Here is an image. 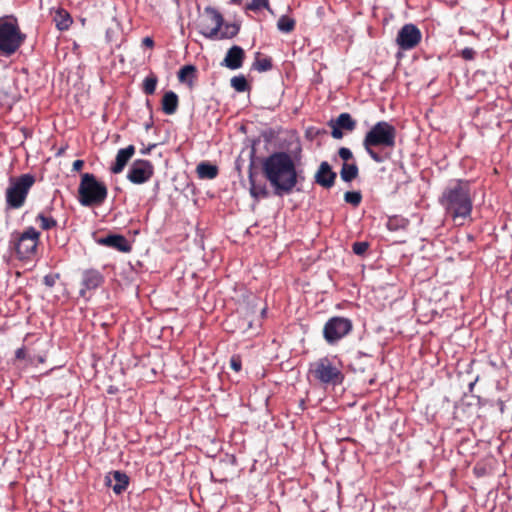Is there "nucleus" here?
<instances>
[{
	"instance_id": "41",
	"label": "nucleus",
	"mask_w": 512,
	"mask_h": 512,
	"mask_svg": "<svg viewBox=\"0 0 512 512\" xmlns=\"http://www.w3.org/2000/svg\"><path fill=\"white\" fill-rule=\"evenodd\" d=\"M44 283L45 285L52 287L54 285V279L51 276H45Z\"/></svg>"
},
{
	"instance_id": "28",
	"label": "nucleus",
	"mask_w": 512,
	"mask_h": 512,
	"mask_svg": "<svg viewBox=\"0 0 512 512\" xmlns=\"http://www.w3.org/2000/svg\"><path fill=\"white\" fill-rule=\"evenodd\" d=\"M158 78L154 73L148 75L142 84V90L146 95H152L155 93Z\"/></svg>"
},
{
	"instance_id": "7",
	"label": "nucleus",
	"mask_w": 512,
	"mask_h": 512,
	"mask_svg": "<svg viewBox=\"0 0 512 512\" xmlns=\"http://www.w3.org/2000/svg\"><path fill=\"white\" fill-rule=\"evenodd\" d=\"M34 183L35 177L29 173L22 174L19 177H11L5 193L7 206L12 209L21 208Z\"/></svg>"
},
{
	"instance_id": "36",
	"label": "nucleus",
	"mask_w": 512,
	"mask_h": 512,
	"mask_svg": "<svg viewBox=\"0 0 512 512\" xmlns=\"http://www.w3.org/2000/svg\"><path fill=\"white\" fill-rule=\"evenodd\" d=\"M460 55L464 60L470 61L475 58L476 52L473 48L466 47L460 52Z\"/></svg>"
},
{
	"instance_id": "16",
	"label": "nucleus",
	"mask_w": 512,
	"mask_h": 512,
	"mask_svg": "<svg viewBox=\"0 0 512 512\" xmlns=\"http://www.w3.org/2000/svg\"><path fill=\"white\" fill-rule=\"evenodd\" d=\"M337 174L334 172L330 164L323 161L315 173V183L322 186L323 188L329 189L334 186Z\"/></svg>"
},
{
	"instance_id": "34",
	"label": "nucleus",
	"mask_w": 512,
	"mask_h": 512,
	"mask_svg": "<svg viewBox=\"0 0 512 512\" xmlns=\"http://www.w3.org/2000/svg\"><path fill=\"white\" fill-rule=\"evenodd\" d=\"M369 248V244L367 242H354L352 245V251L356 255H364Z\"/></svg>"
},
{
	"instance_id": "20",
	"label": "nucleus",
	"mask_w": 512,
	"mask_h": 512,
	"mask_svg": "<svg viewBox=\"0 0 512 512\" xmlns=\"http://www.w3.org/2000/svg\"><path fill=\"white\" fill-rule=\"evenodd\" d=\"M248 179L250 183V194L255 199L267 198L269 192L265 184H257L255 181V173L253 171V163L250 164L248 170Z\"/></svg>"
},
{
	"instance_id": "37",
	"label": "nucleus",
	"mask_w": 512,
	"mask_h": 512,
	"mask_svg": "<svg viewBox=\"0 0 512 512\" xmlns=\"http://www.w3.org/2000/svg\"><path fill=\"white\" fill-rule=\"evenodd\" d=\"M339 157L344 160L345 162L351 160L353 158V154L349 148L341 147L338 150Z\"/></svg>"
},
{
	"instance_id": "39",
	"label": "nucleus",
	"mask_w": 512,
	"mask_h": 512,
	"mask_svg": "<svg viewBox=\"0 0 512 512\" xmlns=\"http://www.w3.org/2000/svg\"><path fill=\"white\" fill-rule=\"evenodd\" d=\"M84 166V161L83 160H75L73 162V170L74 171H80Z\"/></svg>"
},
{
	"instance_id": "31",
	"label": "nucleus",
	"mask_w": 512,
	"mask_h": 512,
	"mask_svg": "<svg viewBox=\"0 0 512 512\" xmlns=\"http://www.w3.org/2000/svg\"><path fill=\"white\" fill-rule=\"evenodd\" d=\"M231 86L237 91V92H246L250 89V86L248 84V81L243 75L234 76L230 80Z\"/></svg>"
},
{
	"instance_id": "6",
	"label": "nucleus",
	"mask_w": 512,
	"mask_h": 512,
	"mask_svg": "<svg viewBox=\"0 0 512 512\" xmlns=\"http://www.w3.org/2000/svg\"><path fill=\"white\" fill-rule=\"evenodd\" d=\"M26 40L21 32L17 19H0V55L10 57L15 54Z\"/></svg>"
},
{
	"instance_id": "18",
	"label": "nucleus",
	"mask_w": 512,
	"mask_h": 512,
	"mask_svg": "<svg viewBox=\"0 0 512 512\" xmlns=\"http://www.w3.org/2000/svg\"><path fill=\"white\" fill-rule=\"evenodd\" d=\"M98 243L124 253L130 252L132 249L129 241L119 234H109L100 238Z\"/></svg>"
},
{
	"instance_id": "5",
	"label": "nucleus",
	"mask_w": 512,
	"mask_h": 512,
	"mask_svg": "<svg viewBox=\"0 0 512 512\" xmlns=\"http://www.w3.org/2000/svg\"><path fill=\"white\" fill-rule=\"evenodd\" d=\"M108 196L104 182L99 181L94 174L83 173L78 187V200L85 207L102 205Z\"/></svg>"
},
{
	"instance_id": "1",
	"label": "nucleus",
	"mask_w": 512,
	"mask_h": 512,
	"mask_svg": "<svg viewBox=\"0 0 512 512\" xmlns=\"http://www.w3.org/2000/svg\"><path fill=\"white\" fill-rule=\"evenodd\" d=\"M262 172L277 196L292 193L298 183V173L292 157L286 152H274L262 162Z\"/></svg>"
},
{
	"instance_id": "24",
	"label": "nucleus",
	"mask_w": 512,
	"mask_h": 512,
	"mask_svg": "<svg viewBox=\"0 0 512 512\" xmlns=\"http://www.w3.org/2000/svg\"><path fill=\"white\" fill-rule=\"evenodd\" d=\"M197 69L194 65H185L178 71V80L193 86V79L196 77Z\"/></svg>"
},
{
	"instance_id": "4",
	"label": "nucleus",
	"mask_w": 512,
	"mask_h": 512,
	"mask_svg": "<svg viewBox=\"0 0 512 512\" xmlns=\"http://www.w3.org/2000/svg\"><path fill=\"white\" fill-rule=\"evenodd\" d=\"M308 377L323 386H338L345 379L341 367L336 365L333 360L324 356L309 364Z\"/></svg>"
},
{
	"instance_id": "25",
	"label": "nucleus",
	"mask_w": 512,
	"mask_h": 512,
	"mask_svg": "<svg viewBox=\"0 0 512 512\" xmlns=\"http://www.w3.org/2000/svg\"><path fill=\"white\" fill-rule=\"evenodd\" d=\"M359 174L358 166L355 163L348 164L344 163L342 165L340 176L341 179L345 182H351L354 180Z\"/></svg>"
},
{
	"instance_id": "40",
	"label": "nucleus",
	"mask_w": 512,
	"mask_h": 512,
	"mask_svg": "<svg viewBox=\"0 0 512 512\" xmlns=\"http://www.w3.org/2000/svg\"><path fill=\"white\" fill-rule=\"evenodd\" d=\"M142 43H143L144 46L149 47V48H153V46H154V41L150 37H145L142 40Z\"/></svg>"
},
{
	"instance_id": "14",
	"label": "nucleus",
	"mask_w": 512,
	"mask_h": 512,
	"mask_svg": "<svg viewBox=\"0 0 512 512\" xmlns=\"http://www.w3.org/2000/svg\"><path fill=\"white\" fill-rule=\"evenodd\" d=\"M104 282V276L97 269H87L81 274V286L79 293L84 297L87 290H94Z\"/></svg>"
},
{
	"instance_id": "43",
	"label": "nucleus",
	"mask_w": 512,
	"mask_h": 512,
	"mask_svg": "<svg viewBox=\"0 0 512 512\" xmlns=\"http://www.w3.org/2000/svg\"><path fill=\"white\" fill-rule=\"evenodd\" d=\"M235 4H240L242 0H231Z\"/></svg>"
},
{
	"instance_id": "26",
	"label": "nucleus",
	"mask_w": 512,
	"mask_h": 512,
	"mask_svg": "<svg viewBox=\"0 0 512 512\" xmlns=\"http://www.w3.org/2000/svg\"><path fill=\"white\" fill-rule=\"evenodd\" d=\"M239 29V25L235 23H223V26L220 28L219 35L216 39H231L238 34Z\"/></svg>"
},
{
	"instance_id": "23",
	"label": "nucleus",
	"mask_w": 512,
	"mask_h": 512,
	"mask_svg": "<svg viewBox=\"0 0 512 512\" xmlns=\"http://www.w3.org/2000/svg\"><path fill=\"white\" fill-rule=\"evenodd\" d=\"M53 20L60 31L68 30L73 22L71 15L63 8L56 10Z\"/></svg>"
},
{
	"instance_id": "42",
	"label": "nucleus",
	"mask_w": 512,
	"mask_h": 512,
	"mask_svg": "<svg viewBox=\"0 0 512 512\" xmlns=\"http://www.w3.org/2000/svg\"><path fill=\"white\" fill-rule=\"evenodd\" d=\"M149 151H150V149L148 148V149H145V150H141V153L142 154H147V153H149Z\"/></svg>"
},
{
	"instance_id": "29",
	"label": "nucleus",
	"mask_w": 512,
	"mask_h": 512,
	"mask_svg": "<svg viewBox=\"0 0 512 512\" xmlns=\"http://www.w3.org/2000/svg\"><path fill=\"white\" fill-rule=\"evenodd\" d=\"M295 20L290 18L289 16L283 15L279 18L277 22V28L284 33H290L295 28Z\"/></svg>"
},
{
	"instance_id": "32",
	"label": "nucleus",
	"mask_w": 512,
	"mask_h": 512,
	"mask_svg": "<svg viewBox=\"0 0 512 512\" xmlns=\"http://www.w3.org/2000/svg\"><path fill=\"white\" fill-rule=\"evenodd\" d=\"M253 68L259 72H266L272 68V60L269 57H256Z\"/></svg>"
},
{
	"instance_id": "19",
	"label": "nucleus",
	"mask_w": 512,
	"mask_h": 512,
	"mask_svg": "<svg viewBox=\"0 0 512 512\" xmlns=\"http://www.w3.org/2000/svg\"><path fill=\"white\" fill-rule=\"evenodd\" d=\"M134 154H135L134 145H129L126 148H122V149L118 150L116 159H115V163L111 166L110 171L113 174L121 173Z\"/></svg>"
},
{
	"instance_id": "13",
	"label": "nucleus",
	"mask_w": 512,
	"mask_h": 512,
	"mask_svg": "<svg viewBox=\"0 0 512 512\" xmlns=\"http://www.w3.org/2000/svg\"><path fill=\"white\" fill-rule=\"evenodd\" d=\"M331 128V136L334 139H342L345 132L351 133L357 127V121L347 112L339 114L335 119L328 122Z\"/></svg>"
},
{
	"instance_id": "11",
	"label": "nucleus",
	"mask_w": 512,
	"mask_h": 512,
	"mask_svg": "<svg viewBox=\"0 0 512 512\" xmlns=\"http://www.w3.org/2000/svg\"><path fill=\"white\" fill-rule=\"evenodd\" d=\"M422 40V33L420 29L408 23L401 27L396 37V44L400 50L408 51L416 48Z\"/></svg>"
},
{
	"instance_id": "2",
	"label": "nucleus",
	"mask_w": 512,
	"mask_h": 512,
	"mask_svg": "<svg viewBox=\"0 0 512 512\" xmlns=\"http://www.w3.org/2000/svg\"><path fill=\"white\" fill-rule=\"evenodd\" d=\"M397 131L387 121L375 123L363 138V147L370 158L376 163L390 159L391 151L396 146Z\"/></svg>"
},
{
	"instance_id": "30",
	"label": "nucleus",
	"mask_w": 512,
	"mask_h": 512,
	"mask_svg": "<svg viewBox=\"0 0 512 512\" xmlns=\"http://www.w3.org/2000/svg\"><path fill=\"white\" fill-rule=\"evenodd\" d=\"M245 9L253 12H258L262 9H266L269 12H272L269 0H251L246 4Z\"/></svg>"
},
{
	"instance_id": "8",
	"label": "nucleus",
	"mask_w": 512,
	"mask_h": 512,
	"mask_svg": "<svg viewBox=\"0 0 512 512\" xmlns=\"http://www.w3.org/2000/svg\"><path fill=\"white\" fill-rule=\"evenodd\" d=\"M353 321L343 316L330 317L324 324L322 335L328 345L334 346L353 331Z\"/></svg>"
},
{
	"instance_id": "17",
	"label": "nucleus",
	"mask_w": 512,
	"mask_h": 512,
	"mask_svg": "<svg viewBox=\"0 0 512 512\" xmlns=\"http://www.w3.org/2000/svg\"><path fill=\"white\" fill-rule=\"evenodd\" d=\"M105 484L119 495L127 489L129 477L124 472L112 471L105 476Z\"/></svg>"
},
{
	"instance_id": "3",
	"label": "nucleus",
	"mask_w": 512,
	"mask_h": 512,
	"mask_svg": "<svg viewBox=\"0 0 512 512\" xmlns=\"http://www.w3.org/2000/svg\"><path fill=\"white\" fill-rule=\"evenodd\" d=\"M439 203L444 208L446 214L454 220L470 217L473 201L469 182L457 180L448 185L439 198Z\"/></svg>"
},
{
	"instance_id": "10",
	"label": "nucleus",
	"mask_w": 512,
	"mask_h": 512,
	"mask_svg": "<svg viewBox=\"0 0 512 512\" xmlns=\"http://www.w3.org/2000/svg\"><path fill=\"white\" fill-rule=\"evenodd\" d=\"M40 232L34 227H28L17 239L15 251L19 259H31L36 254Z\"/></svg>"
},
{
	"instance_id": "27",
	"label": "nucleus",
	"mask_w": 512,
	"mask_h": 512,
	"mask_svg": "<svg viewBox=\"0 0 512 512\" xmlns=\"http://www.w3.org/2000/svg\"><path fill=\"white\" fill-rule=\"evenodd\" d=\"M36 222L42 230H51L57 226V221L53 217L46 215L44 212L38 213L36 216Z\"/></svg>"
},
{
	"instance_id": "12",
	"label": "nucleus",
	"mask_w": 512,
	"mask_h": 512,
	"mask_svg": "<svg viewBox=\"0 0 512 512\" xmlns=\"http://www.w3.org/2000/svg\"><path fill=\"white\" fill-rule=\"evenodd\" d=\"M154 175V166L149 160H135L127 173V179L133 184H144Z\"/></svg>"
},
{
	"instance_id": "38",
	"label": "nucleus",
	"mask_w": 512,
	"mask_h": 512,
	"mask_svg": "<svg viewBox=\"0 0 512 512\" xmlns=\"http://www.w3.org/2000/svg\"><path fill=\"white\" fill-rule=\"evenodd\" d=\"M27 356L25 347L18 348L15 352V357L18 360H24Z\"/></svg>"
},
{
	"instance_id": "21",
	"label": "nucleus",
	"mask_w": 512,
	"mask_h": 512,
	"mask_svg": "<svg viewBox=\"0 0 512 512\" xmlns=\"http://www.w3.org/2000/svg\"><path fill=\"white\" fill-rule=\"evenodd\" d=\"M161 104L162 111L166 115H173L177 111L179 105V99L177 94L174 91L165 92L162 97Z\"/></svg>"
},
{
	"instance_id": "15",
	"label": "nucleus",
	"mask_w": 512,
	"mask_h": 512,
	"mask_svg": "<svg viewBox=\"0 0 512 512\" xmlns=\"http://www.w3.org/2000/svg\"><path fill=\"white\" fill-rule=\"evenodd\" d=\"M245 51L238 45H233L228 49L221 65L231 70H237L242 67L245 60Z\"/></svg>"
},
{
	"instance_id": "9",
	"label": "nucleus",
	"mask_w": 512,
	"mask_h": 512,
	"mask_svg": "<svg viewBox=\"0 0 512 512\" xmlns=\"http://www.w3.org/2000/svg\"><path fill=\"white\" fill-rule=\"evenodd\" d=\"M223 26L222 14L213 7H205L197 20V29L205 38L216 39Z\"/></svg>"
},
{
	"instance_id": "33",
	"label": "nucleus",
	"mask_w": 512,
	"mask_h": 512,
	"mask_svg": "<svg viewBox=\"0 0 512 512\" xmlns=\"http://www.w3.org/2000/svg\"><path fill=\"white\" fill-rule=\"evenodd\" d=\"M344 200L354 207H357L362 201V194L360 191H348L344 194Z\"/></svg>"
},
{
	"instance_id": "35",
	"label": "nucleus",
	"mask_w": 512,
	"mask_h": 512,
	"mask_svg": "<svg viewBox=\"0 0 512 512\" xmlns=\"http://www.w3.org/2000/svg\"><path fill=\"white\" fill-rule=\"evenodd\" d=\"M230 367L235 372H239L241 370V368H242V361H241V357L239 355H233L230 358Z\"/></svg>"
},
{
	"instance_id": "22",
	"label": "nucleus",
	"mask_w": 512,
	"mask_h": 512,
	"mask_svg": "<svg viewBox=\"0 0 512 512\" xmlns=\"http://www.w3.org/2000/svg\"><path fill=\"white\" fill-rule=\"evenodd\" d=\"M196 173L200 179H215L219 174V169L216 165L202 161L196 167Z\"/></svg>"
}]
</instances>
